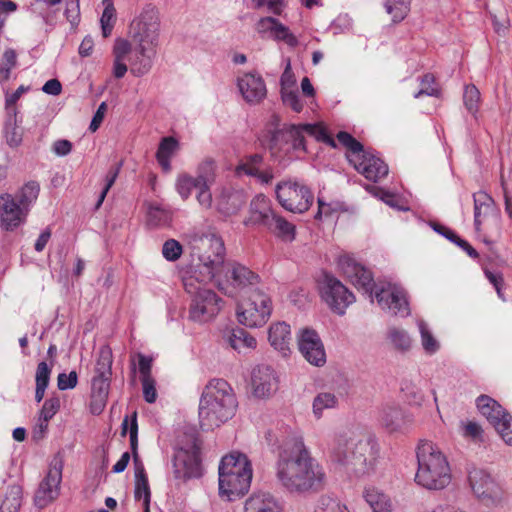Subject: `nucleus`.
I'll return each mask as SVG.
<instances>
[{"label": "nucleus", "instance_id": "nucleus-1", "mask_svg": "<svg viewBox=\"0 0 512 512\" xmlns=\"http://www.w3.org/2000/svg\"><path fill=\"white\" fill-rule=\"evenodd\" d=\"M276 478L289 492L304 493L323 484L325 473L301 437L285 442L276 463Z\"/></svg>", "mask_w": 512, "mask_h": 512}, {"label": "nucleus", "instance_id": "nucleus-2", "mask_svg": "<svg viewBox=\"0 0 512 512\" xmlns=\"http://www.w3.org/2000/svg\"><path fill=\"white\" fill-rule=\"evenodd\" d=\"M380 447L375 436L359 430H343L333 435L329 444L332 462L342 466L355 477L369 475L375 471Z\"/></svg>", "mask_w": 512, "mask_h": 512}, {"label": "nucleus", "instance_id": "nucleus-3", "mask_svg": "<svg viewBox=\"0 0 512 512\" xmlns=\"http://www.w3.org/2000/svg\"><path fill=\"white\" fill-rule=\"evenodd\" d=\"M338 266L358 290H362L369 296L371 302H373L375 288V298L382 309L389 310L394 315L410 314L409 303L403 288L390 282L376 284L372 273L350 255H341L338 258Z\"/></svg>", "mask_w": 512, "mask_h": 512}, {"label": "nucleus", "instance_id": "nucleus-4", "mask_svg": "<svg viewBox=\"0 0 512 512\" xmlns=\"http://www.w3.org/2000/svg\"><path fill=\"white\" fill-rule=\"evenodd\" d=\"M338 266L358 290H362L369 296L371 302H373L375 288V298L382 309L389 310L394 315L410 314L409 303L403 288L390 282L376 284L372 273L350 255H341L338 258Z\"/></svg>", "mask_w": 512, "mask_h": 512}, {"label": "nucleus", "instance_id": "nucleus-5", "mask_svg": "<svg viewBox=\"0 0 512 512\" xmlns=\"http://www.w3.org/2000/svg\"><path fill=\"white\" fill-rule=\"evenodd\" d=\"M160 20L158 10L147 5L130 24V36L135 44V55L130 60V71L136 77L147 74L157 53Z\"/></svg>", "mask_w": 512, "mask_h": 512}, {"label": "nucleus", "instance_id": "nucleus-6", "mask_svg": "<svg viewBox=\"0 0 512 512\" xmlns=\"http://www.w3.org/2000/svg\"><path fill=\"white\" fill-rule=\"evenodd\" d=\"M238 406L231 385L224 379L210 380L200 396L198 416L202 430L209 431L231 419Z\"/></svg>", "mask_w": 512, "mask_h": 512}, {"label": "nucleus", "instance_id": "nucleus-7", "mask_svg": "<svg viewBox=\"0 0 512 512\" xmlns=\"http://www.w3.org/2000/svg\"><path fill=\"white\" fill-rule=\"evenodd\" d=\"M415 482L428 490H442L451 482L449 462L437 445L422 440L416 450Z\"/></svg>", "mask_w": 512, "mask_h": 512}, {"label": "nucleus", "instance_id": "nucleus-8", "mask_svg": "<svg viewBox=\"0 0 512 512\" xmlns=\"http://www.w3.org/2000/svg\"><path fill=\"white\" fill-rule=\"evenodd\" d=\"M252 480V468L247 457L232 453L222 458L219 465V494L233 501L248 492Z\"/></svg>", "mask_w": 512, "mask_h": 512}, {"label": "nucleus", "instance_id": "nucleus-9", "mask_svg": "<svg viewBox=\"0 0 512 512\" xmlns=\"http://www.w3.org/2000/svg\"><path fill=\"white\" fill-rule=\"evenodd\" d=\"M338 142L347 149L346 158L366 179L377 182L387 176L388 166L383 160L364 149V146L346 131L337 133Z\"/></svg>", "mask_w": 512, "mask_h": 512}, {"label": "nucleus", "instance_id": "nucleus-10", "mask_svg": "<svg viewBox=\"0 0 512 512\" xmlns=\"http://www.w3.org/2000/svg\"><path fill=\"white\" fill-rule=\"evenodd\" d=\"M198 276L190 275L183 279L185 291L191 295L188 318L197 323L212 320L221 310L222 299L205 285Z\"/></svg>", "mask_w": 512, "mask_h": 512}, {"label": "nucleus", "instance_id": "nucleus-11", "mask_svg": "<svg viewBox=\"0 0 512 512\" xmlns=\"http://www.w3.org/2000/svg\"><path fill=\"white\" fill-rule=\"evenodd\" d=\"M198 250L199 264L194 271L202 282L212 281L224 268L225 247L223 240L214 235H204L194 247Z\"/></svg>", "mask_w": 512, "mask_h": 512}, {"label": "nucleus", "instance_id": "nucleus-12", "mask_svg": "<svg viewBox=\"0 0 512 512\" xmlns=\"http://www.w3.org/2000/svg\"><path fill=\"white\" fill-rule=\"evenodd\" d=\"M272 313L271 298L261 289H255L237 307V320L249 327H262Z\"/></svg>", "mask_w": 512, "mask_h": 512}, {"label": "nucleus", "instance_id": "nucleus-13", "mask_svg": "<svg viewBox=\"0 0 512 512\" xmlns=\"http://www.w3.org/2000/svg\"><path fill=\"white\" fill-rule=\"evenodd\" d=\"M174 477L179 480H188L202 476L200 460V446L195 434L190 435L189 443L180 446L172 460Z\"/></svg>", "mask_w": 512, "mask_h": 512}, {"label": "nucleus", "instance_id": "nucleus-14", "mask_svg": "<svg viewBox=\"0 0 512 512\" xmlns=\"http://www.w3.org/2000/svg\"><path fill=\"white\" fill-rule=\"evenodd\" d=\"M275 193L280 205L293 213L306 212L314 200L311 190L306 185L292 180L279 182Z\"/></svg>", "mask_w": 512, "mask_h": 512}, {"label": "nucleus", "instance_id": "nucleus-15", "mask_svg": "<svg viewBox=\"0 0 512 512\" xmlns=\"http://www.w3.org/2000/svg\"><path fill=\"white\" fill-rule=\"evenodd\" d=\"M320 294L328 307L338 315H344L347 307L355 301V296L336 277L324 274Z\"/></svg>", "mask_w": 512, "mask_h": 512}, {"label": "nucleus", "instance_id": "nucleus-16", "mask_svg": "<svg viewBox=\"0 0 512 512\" xmlns=\"http://www.w3.org/2000/svg\"><path fill=\"white\" fill-rule=\"evenodd\" d=\"M226 276L231 280V288H225L218 283V289L224 294L234 297L237 292H244L247 295L252 293L260 283L258 274L250 270L248 267L235 263L227 270Z\"/></svg>", "mask_w": 512, "mask_h": 512}, {"label": "nucleus", "instance_id": "nucleus-17", "mask_svg": "<svg viewBox=\"0 0 512 512\" xmlns=\"http://www.w3.org/2000/svg\"><path fill=\"white\" fill-rule=\"evenodd\" d=\"M62 469L63 464L61 461H55L50 465L46 476L40 482L35 492L34 503L38 508H45L59 496Z\"/></svg>", "mask_w": 512, "mask_h": 512}, {"label": "nucleus", "instance_id": "nucleus-18", "mask_svg": "<svg viewBox=\"0 0 512 512\" xmlns=\"http://www.w3.org/2000/svg\"><path fill=\"white\" fill-rule=\"evenodd\" d=\"M298 347L304 359L313 366L321 367L326 363V352L319 334L309 328L301 331Z\"/></svg>", "mask_w": 512, "mask_h": 512}, {"label": "nucleus", "instance_id": "nucleus-19", "mask_svg": "<svg viewBox=\"0 0 512 512\" xmlns=\"http://www.w3.org/2000/svg\"><path fill=\"white\" fill-rule=\"evenodd\" d=\"M28 212L25 207L18 205L13 195H0V227L5 231H14L25 223Z\"/></svg>", "mask_w": 512, "mask_h": 512}, {"label": "nucleus", "instance_id": "nucleus-20", "mask_svg": "<svg viewBox=\"0 0 512 512\" xmlns=\"http://www.w3.org/2000/svg\"><path fill=\"white\" fill-rule=\"evenodd\" d=\"M468 481L474 494L486 505L493 504L496 499V485L491 476L484 470L473 468L468 473Z\"/></svg>", "mask_w": 512, "mask_h": 512}, {"label": "nucleus", "instance_id": "nucleus-21", "mask_svg": "<svg viewBox=\"0 0 512 512\" xmlns=\"http://www.w3.org/2000/svg\"><path fill=\"white\" fill-rule=\"evenodd\" d=\"M253 394L258 398H268L278 388L275 371L268 365H259L252 371Z\"/></svg>", "mask_w": 512, "mask_h": 512}, {"label": "nucleus", "instance_id": "nucleus-22", "mask_svg": "<svg viewBox=\"0 0 512 512\" xmlns=\"http://www.w3.org/2000/svg\"><path fill=\"white\" fill-rule=\"evenodd\" d=\"M238 89L249 104H259L267 94L263 78L259 74L246 73L237 80Z\"/></svg>", "mask_w": 512, "mask_h": 512}, {"label": "nucleus", "instance_id": "nucleus-23", "mask_svg": "<svg viewBox=\"0 0 512 512\" xmlns=\"http://www.w3.org/2000/svg\"><path fill=\"white\" fill-rule=\"evenodd\" d=\"M303 126L304 124H290L273 131L270 137V149L278 147L280 141H285L286 143L291 142L295 150L306 151L305 135L307 134Z\"/></svg>", "mask_w": 512, "mask_h": 512}, {"label": "nucleus", "instance_id": "nucleus-24", "mask_svg": "<svg viewBox=\"0 0 512 512\" xmlns=\"http://www.w3.org/2000/svg\"><path fill=\"white\" fill-rule=\"evenodd\" d=\"M276 213L272 210L270 201L264 195H257L250 203V216L244 222L245 225L271 226V221Z\"/></svg>", "mask_w": 512, "mask_h": 512}, {"label": "nucleus", "instance_id": "nucleus-25", "mask_svg": "<svg viewBox=\"0 0 512 512\" xmlns=\"http://www.w3.org/2000/svg\"><path fill=\"white\" fill-rule=\"evenodd\" d=\"M244 512H284V508L272 494L256 492L246 499Z\"/></svg>", "mask_w": 512, "mask_h": 512}, {"label": "nucleus", "instance_id": "nucleus-26", "mask_svg": "<svg viewBox=\"0 0 512 512\" xmlns=\"http://www.w3.org/2000/svg\"><path fill=\"white\" fill-rule=\"evenodd\" d=\"M268 340L270 345L282 356L290 353L291 330L286 322H276L269 327Z\"/></svg>", "mask_w": 512, "mask_h": 512}, {"label": "nucleus", "instance_id": "nucleus-27", "mask_svg": "<svg viewBox=\"0 0 512 512\" xmlns=\"http://www.w3.org/2000/svg\"><path fill=\"white\" fill-rule=\"evenodd\" d=\"M111 378L93 377L91 381L90 409L93 414H100L106 406Z\"/></svg>", "mask_w": 512, "mask_h": 512}, {"label": "nucleus", "instance_id": "nucleus-28", "mask_svg": "<svg viewBox=\"0 0 512 512\" xmlns=\"http://www.w3.org/2000/svg\"><path fill=\"white\" fill-rule=\"evenodd\" d=\"M381 422L390 432L399 431L412 423L410 415L397 406L386 407L382 411Z\"/></svg>", "mask_w": 512, "mask_h": 512}, {"label": "nucleus", "instance_id": "nucleus-29", "mask_svg": "<svg viewBox=\"0 0 512 512\" xmlns=\"http://www.w3.org/2000/svg\"><path fill=\"white\" fill-rule=\"evenodd\" d=\"M476 406L491 425H500L499 420L509 414L496 400L488 395L477 397Z\"/></svg>", "mask_w": 512, "mask_h": 512}, {"label": "nucleus", "instance_id": "nucleus-30", "mask_svg": "<svg viewBox=\"0 0 512 512\" xmlns=\"http://www.w3.org/2000/svg\"><path fill=\"white\" fill-rule=\"evenodd\" d=\"M474 202V226L476 231H480L483 220L494 211L495 202L493 198L485 191H478L473 194Z\"/></svg>", "mask_w": 512, "mask_h": 512}, {"label": "nucleus", "instance_id": "nucleus-31", "mask_svg": "<svg viewBox=\"0 0 512 512\" xmlns=\"http://www.w3.org/2000/svg\"><path fill=\"white\" fill-rule=\"evenodd\" d=\"M130 448L135 466V479L148 478L145 472L144 465L140 460L138 454V423H137V411L132 413L131 425H130Z\"/></svg>", "mask_w": 512, "mask_h": 512}, {"label": "nucleus", "instance_id": "nucleus-32", "mask_svg": "<svg viewBox=\"0 0 512 512\" xmlns=\"http://www.w3.org/2000/svg\"><path fill=\"white\" fill-rule=\"evenodd\" d=\"M216 178V162L212 158L201 161L196 169L195 181L199 187H211Z\"/></svg>", "mask_w": 512, "mask_h": 512}, {"label": "nucleus", "instance_id": "nucleus-33", "mask_svg": "<svg viewBox=\"0 0 512 512\" xmlns=\"http://www.w3.org/2000/svg\"><path fill=\"white\" fill-rule=\"evenodd\" d=\"M431 226L435 232L444 236L446 239L464 250L469 257L473 259H477L479 257V253L476 249H474L466 240L460 238L453 230L438 223H432Z\"/></svg>", "mask_w": 512, "mask_h": 512}, {"label": "nucleus", "instance_id": "nucleus-34", "mask_svg": "<svg viewBox=\"0 0 512 512\" xmlns=\"http://www.w3.org/2000/svg\"><path fill=\"white\" fill-rule=\"evenodd\" d=\"M271 226L267 229L284 241L291 242L295 239V226L283 217L275 214Z\"/></svg>", "mask_w": 512, "mask_h": 512}, {"label": "nucleus", "instance_id": "nucleus-35", "mask_svg": "<svg viewBox=\"0 0 512 512\" xmlns=\"http://www.w3.org/2000/svg\"><path fill=\"white\" fill-rule=\"evenodd\" d=\"M177 146L178 142L173 137H165L161 140L156 152V158L163 170H170V158L176 150Z\"/></svg>", "mask_w": 512, "mask_h": 512}, {"label": "nucleus", "instance_id": "nucleus-36", "mask_svg": "<svg viewBox=\"0 0 512 512\" xmlns=\"http://www.w3.org/2000/svg\"><path fill=\"white\" fill-rule=\"evenodd\" d=\"M40 191V186L35 181L26 183L14 197L21 207H25L29 213L31 205L37 200Z\"/></svg>", "mask_w": 512, "mask_h": 512}, {"label": "nucleus", "instance_id": "nucleus-37", "mask_svg": "<svg viewBox=\"0 0 512 512\" xmlns=\"http://www.w3.org/2000/svg\"><path fill=\"white\" fill-rule=\"evenodd\" d=\"M22 504V488L19 485H10L5 498L0 505V512H18Z\"/></svg>", "mask_w": 512, "mask_h": 512}, {"label": "nucleus", "instance_id": "nucleus-38", "mask_svg": "<svg viewBox=\"0 0 512 512\" xmlns=\"http://www.w3.org/2000/svg\"><path fill=\"white\" fill-rule=\"evenodd\" d=\"M112 351L108 346H102L99 349V356L95 365V375L93 377L111 378L112 376Z\"/></svg>", "mask_w": 512, "mask_h": 512}, {"label": "nucleus", "instance_id": "nucleus-39", "mask_svg": "<svg viewBox=\"0 0 512 512\" xmlns=\"http://www.w3.org/2000/svg\"><path fill=\"white\" fill-rule=\"evenodd\" d=\"M228 341L231 347L239 352L243 349H254L257 345L256 339L242 328L232 330Z\"/></svg>", "mask_w": 512, "mask_h": 512}, {"label": "nucleus", "instance_id": "nucleus-40", "mask_svg": "<svg viewBox=\"0 0 512 512\" xmlns=\"http://www.w3.org/2000/svg\"><path fill=\"white\" fill-rule=\"evenodd\" d=\"M411 0H386L384 7L388 14L392 16L394 23H399L408 15L410 11Z\"/></svg>", "mask_w": 512, "mask_h": 512}, {"label": "nucleus", "instance_id": "nucleus-41", "mask_svg": "<svg viewBox=\"0 0 512 512\" xmlns=\"http://www.w3.org/2000/svg\"><path fill=\"white\" fill-rule=\"evenodd\" d=\"M263 159V155L259 153L247 155L240 161V163L236 167V172L238 174L243 173L248 176H254L258 174L260 166L263 163Z\"/></svg>", "mask_w": 512, "mask_h": 512}, {"label": "nucleus", "instance_id": "nucleus-42", "mask_svg": "<svg viewBox=\"0 0 512 512\" xmlns=\"http://www.w3.org/2000/svg\"><path fill=\"white\" fill-rule=\"evenodd\" d=\"M364 498L373 512H391V503L386 495L376 490H366Z\"/></svg>", "mask_w": 512, "mask_h": 512}, {"label": "nucleus", "instance_id": "nucleus-43", "mask_svg": "<svg viewBox=\"0 0 512 512\" xmlns=\"http://www.w3.org/2000/svg\"><path fill=\"white\" fill-rule=\"evenodd\" d=\"M338 405V398L330 392L319 393L313 401V413L319 419L325 409H333Z\"/></svg>", "mask_w": 512, "mask_h": 512}, {"label": "nucleus", "instance_id": "nucleus-44", "mask_svg": "<svg viewBox=\"0 0 512 512\" xmlns=\"http://www.w3.org/2000/svg\"><path fill=\"white\" fill-rule=\"evenodd\" d=\"M148 224L153 227L169 225L172 220V214L169 210L158 205H151L147 212Z\"/></svg>", "mask_w": 512, "mask_h": 512}, {"label": "nucleus", "instance_id": "nucleus-45", "mask_svg": "<svg viewBox=\"0 0 512 512\" xmlns=\"http://www.w3.org/2000/svg\"><path fill=\"white\" fill-rule=\"evenodd\" d=\"M17 66V53L14 49L8 48L3 52L0 63V83L10 79L11 71Z\"/></svg>", "mask_w": 512, "mask_h": 512}, {"label": "nucleus", "instance_id": "nucleus-46", "mask_svg": "<svg viewBox=\"0 0 512 512\" xmlns=\"http://www.w3.org/2000/svg\"><path fill=\"white\" fill-rule=\"evenodd\" d=\"M388 339L394 348L399 351H407L411 347V338L403 329L390 327L388 329Z\"/></svg>", "mask_w": 512, "mask_h": 512}, {"label": "nucleus", "instance_id": "nucleus-47", "mask_svg": "<svg viewBox=\"0 0 512 512\" xmlns=\"http://www.w3.org/2000/svg\"><path fill=\"white\" fill-rule=\"evenodd\" d=\"M304 130H306V134L315 138L317 141L325 143L332 148H336V142L333 137H331L325 127L321 124H304Z\"/></svg>", "mask_w": 512, "mask_h": 512}, {"label": "nucleus", "instance_id": "nucleus-48", "mask_svg": "<svg viewBox=\"0 0 512 512\" xmlns=\"http://www.w3.org/2000/svg\"><path fill=\"white\" fill-rule=\"evenodd\" d=\"M418 327L421 335V343L425 352L428 354H434L437 352L440 345L433 336L428 325L424 321H420L418 323Z\"/></svg>", "mask_w": 512, "mask_h": 512}, {"label": "nucleus", "instance_id": "nucleus-49", "mask_svg": "<svg viewBox=\"0 0 512 512\" xmlns=\"http://www.w3.org/2000/svg\"><path fill=\"white\" fill-rule=\"evenodd\" d=\"M198 187L199 185L195 181L194 177L187 173L180 174L177 177L176 190L183 200L188 199L192 193V190L197 189Z\"/></svg>", "mask_w": 512, "mask_h": 512}, {"label": "nucleus", "instance_id": "nucleus-50", "mask_svg": "<svg viewBox=\"0 0 512 512\" xmlns=\"http://www.w3.org/2000/svg\"><path fill=\"white\" fill-rule=\"evenodd\" d=\"M134 497L136 500L143 501L144 512H150L149 505L151 499V492L148 483V478L135 479Z\"/></svg>", "mask_w": 512, "mask_h": 512}, {"label": "nucleus", "instance_id": "nucleus-51", "mask_svg": "<svg viewBox=\"0 0 512 512\" xmlns=\"http://www.w3.org/2000/svg\"><path fill=\"white\" fill-rule=\"evenodd\" d=\"M314 512H349L347 507L339 500L330 496H321Z\"/></svg>", "mask_w": 512, "mask_h": 512}, {"label": "nucleus", "instance_id": "nucleus-52", "mask_svg": "<svg viewBox=\"0 0 512 512\" xmlns=\"http://www.w3.org/2000/svg\"><path fill=\"white\" fill-rule=\"evenodd\" d=\"M463 101L466 109L475 115L479 109L480 92L475 85H467L464 90Z\"/></svg>", "mask_w": 512, "mask_h": 512}, {"label": "nucleus", "instance_id": "nucleus-53", "mask_svg": "<svg viewBox=\"0 0 512 512\" xmlns=\"http://www.w3.org/2000/svg\"><path fill=\"white\" fill-rule=\"evenodd\" d=\"M30 90V86L20 85L15 92L9 94L8 90L5 91V109L9 116L16 117L17 109L15 107L20 97Z\"/></svg>", "mask_w": 512, "mask_h": 512}, {"label": "nucleus", "instance_id": "nucleus-54", "mask_svg": "<svg viewBox=\"0 0 512 512\" xmlns=\"http://www.w3.org/2000/svg\"><path fill=\"white\" fill-rule=\"evenodd\" d=\"M115 14L116 10L113 4L108 3L104 8L100 19L102 34L105 38L111 35L115 23Z\"/></svg>", "mask_w": 512, "mask_h": 512}, {"label": "nucleus", "instance_id": "nucleus-55", "mask_svg": "<svg viewBox=\"0 0 512 512\" xmlns=\"http://www.w3.org/2000/svg\"><path fill=\"white\" fill-rule=\"evenodd\" d=\"M435 77L428 73L421 77L420 89L414 94V98H420L423 95L438 97L440 92L434 87Z\"/></svg>", "mask_w": 512, "mask_h": 512}, {"label": "nucleus", "instance_id": "nucleus-56", "mask_svg": "<svg viewBox=\"0 0 512 512\" xmlns=\"http://www.w3.org/2000/svg\"><path fill=\"white\" fill-rule=\"evenodd\" d=\"M182 252V245L175 239H168L163 244L162 255L167 261H177L181 257Z\"/></svg>", "mask_w": 512, "mask_h": 512}, {"label": "nucleus", "instance_id": "nucleus-57", "mask_svg": "<svg viewBox=\"0 0 512 512\" xmlns=\"http://www.w3.org/2000/svg\"><path fill=\"white\" fill-rule=\"evenodd\" d=\"M271 38L276 41H283L290 47H296L298 45V39L296 36L280 21L278 22Z\"/></svg>", "mask_w": 512, "mask_h": 512}, {"label": "nucleus", "instance_id": "nucleus-58", "mask_svg": "<svg viewBox=\"0 0 512 512\" xmlns=\"http://www.w3.org/2000/svg\"><path fill=\"white\" fill-rule=\"evenodd\" d=\"M60 409V399L51 397L44 401L39 413V420L50 421Z\"/></svg>", "mask_w": 512, "mask_h": 512}, {"label": "nucleus", "instance_id": "nucleus-59", "mask_svg": "<svg viewBox=\"0 0 512 512\" xmlns=\"http://www.w3.org/2000/svg\"><path fill=\"white\" fill-rule=\"evenodd\" d=\"M499 424L501 425L493 424L492 426L496 429L503 441L512 446V416L508 414L504 418H501Z\"/></svg>", "mask_w": 512, "mask_h": 512}, {"label": "nucleus", "instance_id": "nucleus-60", "mask_svg": "<svg viewBox=\"0 0 512 512\" xmlns=\"http://www.w3.org/2000/svg\"><path fill=\"white\" fill-rule=\"evenodd\" d=\"M278 22H279L278 19L271 17V16L262 17L256 23V31L263 38L264 37L271 38L275 31L276 26L278 25Z\"/></svg>", "mask_w": 512, "mask_h": 512}, {"label": "nucleus", "instance_id": "nucleus-61", "mask_svg": "<svg viewBox=\"0 0 512 512\" xmlns=\"http://www.w3.org/2000/svg\"><path fill=\"white\" fill-rule=\"evenodd\" d=\"M405 398L411 405H420L423 401L421 390L412 382H405L401 388Z\"/></svg>", "mask_w": 512, "mask_h": 512}, {"label": "nucleus", "instance_id": "nucleus-62", "mask_svg": "<svg viewBox=\"0 0 512 512\" xmlns=\"http://www.w3.org/2000/svg\"><path fill=\"white\" fill-rule=\"evenodd\" d=\"M121 166H122V163H119L117 164L115 167L111 168L107 175H106V183H105V186L103 188V190L101 191L100 195H99V198H98V201L96 203V208H99L101 206V204L103 203L109 189L113 186V184L115 183V180L116 178L118 177V174H119V171L121 169Z\"/></svg>", "mask_w": 512, "mask_h": 512}, {"label": "nucleus", "instance_id": "nucleus-63", "mask_svg": "<svg viewBox=\"0 0 512 512\" xmlns=\"http://www.w3.org/2000/svg\"><path fill=\"white\" fill-rule=\"evenodd\" d=\"M281 99L284 105L290 107L294 112L300 113L303 109V104L299 99L297 90L280 91Z\"/></svg>", "mask_w": 512, "mask_h": 512}, {"label": "nucleus", "instance_id": "nucleus-64", "mask_svg": "<svg viewBox=\"0 0 512 512\" xmlns=\"http://www.w3.org/2000/svg\"><path fill=\"white\" fill-rule=\"evenodd\" d=\"M143 397L147 403H154L157 399L156 381L153 377L142 378Z\"/></svg>", "mask_w": 512, "mask_h": 512}]
</instances>
